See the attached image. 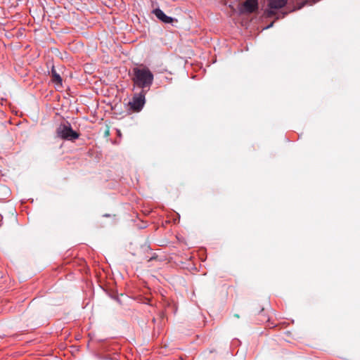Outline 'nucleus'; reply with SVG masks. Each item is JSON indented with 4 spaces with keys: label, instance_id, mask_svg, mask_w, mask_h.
<instances>
[{
    "label": "nucleus",
    "instance_id": "obj_1",
    "mask_svg": "<svg viewBox=\"0 0 360 360\" xmlns=\"http://www.w3.org/2000/svg\"><path fill=\"white\" fill-rule=\"evenodd\" d=\"M132 72L131 79L134 84L142 90L149 89L154 79L151 71L146 67H139L133 68Z\"/></svg>",
    "mask_w": 360,
    "mask_h": 360
},
{
    "label": "nucleus",
    "instance_id": "obj_2",
    "mask_svg": "<svg viewBox=\"0 0 360 360\" xmlns=\"http://www.w3.org/2000/svg\"><path fill=\"white\" fill-rule=\"evenodd\" d=\"M57 136L63 139L75 141L79 136V134L72 130L68 122L61 123L56 129Z\"/></svg>",
    "mask_w": 360,
    "mask_h": 360
},
{
    "label": "nucleus",
    "instance_id": "obj_3",
    "mask_svg": "<svg viewBox=\"0 0 360 360\" xmlns=\"http://www.w3.org/2000/svg\"><path fill=\"white\" fill-rule=\"evenodd\" d=\"M145 104V91L142 90L141 92L135 95L132 101L129 103L130 109L134 112H139Z\"/></svg>",
    "mask_w": 360,
    "mask_h": 360
},
{
    "label": "nucleus",
    "instance_id": "obj_4",
    "mask_svg": "<svg viewBox=\"0 0 360 360\" xmlns=\"http://www.w3.org/2000/svg\"><path fill=\"white\" fill-rule=\"evenodd\" d=\"M153 13L155 15V16L161 21H162L165 23H172L174 21H177L176 19H174L172 17L167 16L164 13V12L160 10V8H156L153 11Z\"/></svg>",
    "mask_w": 360,
    "mask_h": 360
},
{
    "label": "nucleus",
    "instance_id": "obj_5",
    "mask_svg": "<svg viewBox=\"0 0 360 360\" xmlns=\"http://www.w3.org/2000/svg\"><path fill=\"white\" fill-rule=\"evenodd\" d=\"M287 0H269V6L270 8L269 14H274V9H279L285 6Z\"/></svg>",
    "mask_w": 360,
    "mask_h": 360
},
{
    "label": "nucleus",
    "instance_id": "obj_6",
    "mask_svg": "<svg viewBox=\"0 0 360 360\" xmlns=\"http://www.w3.org/2000/svg\"><path fill=\"white\" fill-rule=\"evenodd\" d=\"M244 10L248 13H253L258 8L257 0H246L243 3Z\"/></svg>",
    "mask_w": 360,
    "mask_h": 360
},
{
    "label": "nucleus",
    "instance_id": "obj_7",
    "mask_svg": "<svg viewBox=\"0 0 360 360\" xmlns=\"http://www.w3.org/2000/svg\"><path fill=\"white\" fill-rule=\"evenodd\" d=\"M50 75L53 83H55L56 85L62 86V78L60 75L57 72L54 66L52 67Z\"/></svg>",
    "mask_w": 360,
    "mask_h": 360
},
{
    "label": "nucleus",
    "instance_id": "obj_8",
    "mask_svg": "<svg viewBox=\"0 0 360 360\" xmlns=\"http://www.w3.org/2000/svg\"><path fill=\"white\" fill-rule=\"evenodd\" d=\"M105 136H108L109 135V130L107 129L105 131Z\"/></svg>",
    "mask_w": 360,
    "mask_h": 360
},
{
    "label": "nucleus",
    "instance_id": "obj_9",
    "mask_svg": "<svg viewBox=\"0 0 360 360\" xmlns=\"http://www.w3.org/2000/svg\"><path fill=\"white\" fill-rule=\"evenodd\" d=\"M235 316H236L237 318L239 317V316L238 314H236Z\"/></svg>",
    "mask_w": 360,
    "mask_h": 360
}]
</instances>
